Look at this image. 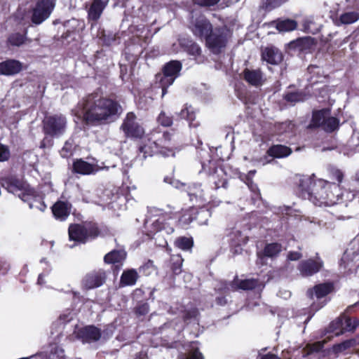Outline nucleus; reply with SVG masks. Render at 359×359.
<instances>
[{
	"label": "nucleus",
	"instance_id": "nucleus-8",
	"mask_svg": "<svg viewBox=\"0 0 359 359\" xmlns=\"http://www.w3.org/2000/svg\"><path fill=\"white\" fill-rule=\"evenodd\" d=\"M67 121L62 115L46 117L43 122V130L46 134L50 136L62 135L66 129Z\"/></svg>",
	"mask_w": 359,
	"mask_h": 359
},
{
	"label": "nucleus",
	"instance_id": "nucleus-27",
	"mask_svg": "<svg viewBox=\"0 0 359 359\" xmlns=\"http://www.w3.org/2000/svg\"><path fill=\"white\" fill-rule=\"evenodd\" d=\"M138 278L137 273L134 269L124 271L121 278V283L123 285H135Z\"/></svg>",
	"mask_w": 359,
	"mask_h": 359
},
{
	"label": "nucleus",
	"instance_id": "nucleus-26",
	"mask_svg": "<svg viewBox=\"0 0 359 359\" xmlns=\"http://www.w3.org/2000/svg\"><path fill=\"white\" fill-rule=\"evenodd\" d=\"M126 254L123 250H114L104 256V262L109 264L121 262L126 259Z\"/></svg>",
	"mask_w": 359,
	"mask_h": 359
},
{
	"label": "nucleus",
	"instance_id": "nucleus-49",
	"mask_svg": "<svg viewBox=\"0 0 359 359\" xmlns=\"http://www.w3.org/2000/svg\"><path fill=\"white\" fill-rule=\"evenodd\" d=\"M220 0H193L194 4L201 6H212L217 4Z\"/></svg>",
	"mask_w": 359,
	"mask_h": 359
},
{
	"label": "nucleus",
	"instance_id": "nucleus-18",
	"mask_svg": "<svg viewBox=\"0 0 359 359\" xmlns=\"http://www.w3.org/2000/svg\"><path fill=\"white\" fill-rule=\"evenodd\" d=\"M141 152L144 153V156L146 155L152 156L155 154L160 153L164 156H173L175 153L168 149L162 148L161 150H158V143L156 142H152L150 144H144L140 148Z\"/></svg>",
	"mask_w": 359,
	"mask_h": 359
},
{
	"label": "nucleus",
	"instance_id": "nucleus-40",
	"mask_svg": "<svg viewBox=\"0 0 359 359\" xmlns=\"http://www.w3.org/2000/svg\"><path fill=\"white\" fill-rule=\"evenodd\" d=\"M157 121L161 125L165 127L170 126L172 123V118L167 116L163 111L161 112L158 116Z\"/></svg>",
	"mask_w": 359,
	"mask_h": 359
},
{
	"label": "nucleus",
	"instance_id": "nucleus-16",
	"mask_svg": "<svg viewBox=\"0 0 359 359\" xmlns=\"http://www.w3.org/2000/svg\"><path fill=\"white\" fill-rule=\"evenodd\" d=\"M262 60L271 65H278L283 60L281 52L275 47L264 48L262 54Z\"/></svg>",
	"mask_w": 359,
	"mask_h": 359
},
{
	"label": "nucleus",
	"instance_id": "nucleus-38",
	"mask_svg": "<svg viewBox=\"0 0 359 359\" xmlns=\"http://www.w3.org/2000/svg\"><path fill=\"white\" fill-rule=\"evenodd\" d=\"M343 318L345 323V327H344V332L353 331L359 325V321L356 318L351 319L346 317Z\"/></svg>",
	"mask_w": 359,
	"mask_h": 359
},
{
	"label": "nucleus",
	"instance_id": "nucleus-52",
	"mask_svg": "<svg viewBox=\"0 0 359 359\" xmlns=\"http://www.w3.org/2000/svg\"><path fill=\"white\" fill-rule=\"evenodd\" d=\"M149 311V306L143 304L137 309V313L140 315H144Z\"/></svg>",
	"mask_w": 359,
	"mask_h": 359
},
{
	"label": "nucleus",
	"instance_id": "nucleus-39",
	"mask_svg": "<svg viewBox=\"0 0 359 359\" xmlns=\"http://www.w3.org/2000/svg\"><path fill=\"white\" fill-rule=\"evenodd\" d=\"M285 98L287 102L291 103L302 102L305 100L304 95L299 93H288L285 95Z\"/></svg>",
	"mask_w": 359,
	"mask_h": 359
},
{
	"label": "nucleus",
	"instance_id": "nucleus-17",
	"mask_svg": "<svg viewBox=\"0 0 359 359\" xmlns=\"http://www.w3.org/2000/svg\"><path fill=\"white\" fill-rule=\"evenodd\" d=\"M244 79L250 85L257 87L263 84L264 80L259 69H245L243 71Z\"/></svg>",
	"mask_w": 359,
	"mask_h": 359
},
{
	"label": "nucleus",
	"instance_id": "nucleus-23",
	"mask_svg": "<svg viewBox=\"0 0 359 359\" xmlns=\"http://www.w3.org/2000/svg\"><path fill=\"white\" fill-rule=\"evenodd\" d=\"M296 181L299 187L303 190L308 193H310L311 191H313L311 189V185L313 184V180L310 176L306 175H298L296 177ZM318 182V181L317 182ZM317 189L314 190V194L316 198L319 201V198L316 197V192L320 189L318 187V183L316 184Z\"/></svg>",
	"mask_w": 359,
	"mask_h": 359
},
{
	"label": "nucleus",
	"instance_id": "nucleus-9",
	"mask_svg": "<svg viewBox=\"0 0 359 359\" xmlns=\"http://www.w3.org/2000/svg\"><path fill=\"white\" fill-rule=\"evenodd\" d=\"M121 129L128 137L140 138L144 133L143 128L136 121V116L133 112L127 114Z\"/></svg>",
	"mask_w": 359,
	"mask_h": 359
},
{
	"label": "nucleus",
	"instance_id": "nucleus-12",
	"mask_svg": "<svg viewBox=\"0 0 359 359\" xmlns=\"http://www.w3.org/2000/svg\"><path fill=\"white\" fill-rule=\"evenodd\" d=\"M105 278V272L103 270L93 271L84 277L83 285L86 289H93L101 286Z\"/></svg>",
	"mask_w": 359,
	"mask_h": 359
},
{
	"label": "nucleus",
	"instance_id": "nucleus-34",
	"mask_svg": "<svg viewBox=\"0 0 359 359\" xmlns=\"http://www.w3.org/2000/svg\"><path fill=\"white\" fill-rule=\"evenodd\" d=\"M282 250V247L278 243H270L266 245L264 254L266 257H273L278 255Z\"/></svg>",
	"mask_w": 359,
	"mask_h": 359
},
{
	"label": "nucleus",
	"instance_id": "nucleus-44",
	"mask_svg": "<svg viewBox=\"0 0 359 359\" xmlns=\"http://www.w3.org/2000/svg\"><path fill=\"white\" fill-rule=\"evenodd\" d=\"M50 358V359H64V351L61 348L55 346L51 350Z\"/></svg>",
	"mask_w": 359,
	"mask_h": 359
},
{
	"label": "nucleus",
	"instance_id": "nucleus-57",
	"mask_svg": "<svg viewBox=\"0 0 359 359\" xmlns=\"http://www.w3.org/2000/svg\"><path fill=\"white\" fill-rule=\"evenodd\" d=\"M245 183L253 191L257 189L256 187L252 184V182L250 180L248 177H247V182Z\"/></svg>",
	"mask_w": 359,
	"mask_h": 359
},
{
	"label": "nucleus",
	"instance_id": "nucleus-2",
	"mask_svg": "<svg viewBox=\"0 0 359 359\" xmlns=\"http://www.w3.org/2000/svg\"><path fill=\"white\" fill-rule=\"evenodd\" d=\"M318 187L320 189L316 192V197L319 198L318 205L331 206L340 201H352L357 195L355 191L351 190L344 193L339 184L324 180H319Z\"/></svg>",
	"mask_w": 359,
	"mask_h": 359
},
{
	"label": "nucleus",
	"instance_id": "nucleus-7",
	"mask_svg": "<svg viewBox=\"0 0 359 359\" xmlns=\"http://www.w3.org/2000/svg\"><path fill=\"white\" fill-rule=\"evenodd\" d=\"M55 6V0H38L33 8L32 21L34 24H41L49 18Z\"/></svg>",
	"mask_w": 359,
	"mask_h": 359
},
{
	"label": "nucleus",
	"instance_id": "nucleus-62",
	"mask_svg": "<svg viewBox=\"0 0 359 359\" xmlns=\"http://www.w3.org/2000/svg\"><path fill=\"white\" fill-rule=\"evenodd\" d=\"M29 205L30 208H34V205L32 203H31L29 204Z\"/></svg>",
	"mask_w": 359,
	"mask_h": 359
},
{
	"label": "nucleus",
	"instance_id": "nucleus-24",
	"mask_svg": "<svg viewBox=\"0 0 359 359\" xmlns=\"http://www.w3.org/2000/svg\"><path fill=\"white\" fill-rule=\"evenodd\" d=\"M291 153L292 149L290 147L280 144L271 147L267 151L268 155L273 158H285Z\"/></svg>",
	"mask_w": 359,
	"mask_h": 359
},
{
	"label": "nucleus",
	"instance_id": "nucleus-28",
	"mask_svg": "<svg viewBox=\"0 0 359 359\" xmlns=\"http://www.w3.org/2000/svg\"><path fill=\"white\" fill-rule=\"evenodd\" d=\"M181 118L186 119L189 121V126L191 127H197L198 123H194L195 113L191 106L186 105L178 114Z\"/></svg>",
	"mask_w": 359,
	"mask_h": 359
},
{
	"label": "nucleus",
	"instance_id": "nucleus-13",
	"mask_svg": "<svg viewBox=\"0 0 359 359\" xmlns=\"http://www.w3.org/2000/svg\"><path fill=\"white\" fill-rule=\"evenodd\" d=\"M74 170L81 175H90L98 172L105 167L100 166L97 164H90L81 159L76 160L73 165Z\"/></svg>",
	"mask_w": 359,
	"mask_h": 359
},
{
	"label": "nucleus",
	"instance_id": "nucleus-35",
	"mask_svg": "<svg viewBox=\"0 0 359 359\" xmlns=\"http://www.w3.org/2000/svg\"><path fill=\"white\" fill-rule=\"evenodd\" d=\"M339 126V121L335 117H332L330 115L325 119L323 128L327 132H332L337 128Z\"/></svg>",
	"mask_w": 359,
	"mask_h": 359
},
{
	"label": "nucleus",
	"instance_id": "nucleus-51",
	"mask_svg": "<svg viewBox=\"0 0 359 359\" xmlns=\"http://www.w3.org/2000/svg\"><path fill=\"white\" fill-rule=\"evenodd\" d=\"M302 257V254L299 252H290L287 255L288 259L291 261H296Z\"/></svg>",
	"mask_w": 359,
	"mask_h": 359
},
{
	"label": "nucleus",
	"instance_id": "nucleus-61",
	"mask_svg": "<svg viewBox=\"0 0 359 359\" xmlns=\"http://www.w3.org/2000/svg\"><path fill=\"white\" fill-rule=\"evenodd\" d=\"M255 170H253V171H250V172H249V175L252 176V175H254V174H255Z\"/></svg>",
	"mask_w": 359,
	"mask_h": 359
},
{
	"label": "nucleus",
	"instance_id": "nucleus-22",
	"mask_svg": "<svg viewBox=\"0 0 359 359\" xmlns=\"http://www.w3.org/2000/svg\"><path fill=\"white\" fill-rule=\"evenodd\" d=\"M332 285L331 283H323L316 285L313 289L309 290L307 294L313 298V295L316 298H322L328 294L332 290Z\"/></svg>",
	"mask_w": 359,
	"mask_h": 359
},
{
	"label": "nucleus",
	"instance_id": "nucleus-5",
	"mask_svg": "<svg viewBox=\"0 0 359 359\" xmlns=\"http://www.w3.org/2000/svg\"><path fill=\"white\" fill-rule=\"evenodd\" d=\"M182 69V65L178 61H172L168 63L164 69L163 74H157L156 76V82L159 83L162 88V97L166 93V88L172 84L175 79L178 76Z\"/></svg>",
	"mask_w": 359,
	"mask_h": 359
},
{
	"label": "nucleus",
	"instance_id": "nucleus-48",
	"mask_svg": "<svg viewBox=\"0 0 359 359\" xmlns=\"http://www.w3.org/2000/svg\"><path fill=\"white\" fill-rule=\"evenodd\" d=\"M280 133H286L292 132L294 125L291 122H285L280 124Z\"/></svg>",
	"mask_w": 359,
	"mask_h": 359
},
{
	"label": "nucleus",
	"instance_id": "nucleus-59",
	"mask_svg": "<svg viewBox=\"0 0 359 359\" xmlns=\"http://www.w3.org/2000/svg\"><path fill=\"white\" fill-rule=\"evenodd\" d=\"M179 262H180V264H179V266H178L177 267H175V268H174V269H173V270H174V272H175V273H180V272L181 271V270H180V266H181V264H182V260H181L180 259H179Z\"/></svg>",
	"mask_w": 359,
	"mask_h": 359
},
{
	"label": "nucleus",
	"instance_id": "nucleus-53",
	"mask_svg": "<svg viewBox=\"0 0 359 359\" xmlns=\"http://www.w3.org/2000/svg\"><path fill=\"white\" fill-rule=\"evenodd\" d=\"M354 254H355V252H351L349 250H348L345 252L341 260L345 262L349 259L350 257L352 255H354Z\"/></svg>",
	"mask_w": 359,
	"mask_h": 359
},
{
	"label": "nucleus",
	"instance_id": "nucleus-14",
	"mask_svg": "<svg viewBox=\"0 0 359 359\" xmlns=\"http://www.w3.org/2000/svg\"><path fill=\"white\" fill-rule=\"evenodd\" d=\"M22 69L20 62L15 60H8L0 63V74L12 76L18 74Z\"/></svg>",
	"mask_w": 359,
	"mask_h": 359
},
{
	"label": "nucleus",
	"instance_id": "nucleus-37",
	"mask_svg": "<svg viewBox=\"0 0 359 359\" xmlns=\"http://www.w3.org/2000/svg\"><path fill=\"white\" fill-rule=\"evenodd\" d=\"M175 244L180 249L188 250L193 246V241L189 238L180 237L175 241Z\"/></svg>",
	"mask_w": 359,
	"mask_h": 359
},
{
	"label": "nucleus",
	"instance_id": "nucleus-60",
	"mask_svg": "<svg viewBox=\"0 0 359 359\" xmlns=\"http://www.w3.org/2000/svg\"><path fill=\"white\" fill-rule=\"evenodd\" d=\"M43 283H44L43 275V274H40L39 276V278H38V284L43 285Z\"/></svg>",
	"mask_w": 359,
	"mask_h": 359
},
{
	"label": "nucleus",
	"instance_id": "nucleus-10",
	"mask_svg": "<svg viewBox=\"0 0 359 359\" xmlns=\"http://www.w3.org/2000/svg\"><path fill=\"white\" fill-rule=\"evenodd\" d=\"M190 27L194 35L205 39L212 31L211 23L203 15L193 18Z\"/></svg>",
	"mask_w": 359,
	"mask_h": 359
},
{
	"label": "nucleus",
	"instance_id": "nucleus-43",
	"mask_svg": "<svg viewBox=\"0 0 359 359\" xmlns=\"http://www.w3.org/2000/svg\"><path fill=\"white\" fill-rule=\"evenodd\" d=\"M187 52L189 53V54H190L193 56L200 57L201 54V49L197 43H191L187 47Z\"/></svg>",
	"mask_w": 359,
	"mask_h": 359
},
{
	"label": "nucleus",
	"instance_id": "nucleus-15",
	"mask_svg": "<svg viewBox=\"0 0 359 359\" xmlns=\"http://www.w3.org/2000/svg\"><path fill=\"white\" fill-rule=\"evenodd\" d=\"M77 336L83 342H91L100 339L101 334L100 330L94 326H86L78 331Z\"/></svg>",
	"mask_w": 359,
	"mask_h": 359
},
{
	"label": "nucleus",
	"instance_id": "nucleus-21",
	"mask_svg": "<svg viewBox=\"0 0 359 359\" xmlns=\"http://www.w3.org/2000/svg\"><path fill=\"white\" fill-rule=\"evenodd\" d=\"M54 216L60 220H65L69 214L70 205L68 203L57 201L52 208Z\"/></svg>",
	"mask_w": 359,
	"mask_h": 359
},
{
	"label": "nucleus",
	"instance_id": "nucleus-56",
	"mask_svg": "<svg viewBox=\"0 0 359 359\" xmlns=\"http://www.w3.org/2000/svg\"><path fill=\"white\" fill-rule=\"evenodd\" d=\"M164 182H166V183H169V184H170L177 187L178 182H175L174 180H172L171 179H170L168 177L164 178Z\"/></svg>",
	"mask_w": 359,
	"mask_h": 359
},
{
	"label": "nucleus",
	"instance_id": "nucleus-3",
	"mask_svg": "<svg viewBox=\"0 0 359 359\" xmlns=\"http://www.w3.org/2000/svg\"><path fill=\"white\" fill-rule=\"evenodd\" d=\"M231 36V31L226 26L215 28L205 39L206 46L212 53L218 54L226 47Z\"/></svg>",
	"mask_w": 359,
	"mask_h": 359
},
{
	"label": "nucleus",
	"instance_id": "nucleus-50",
	"mask_svg": "<svg viewBox=\"0 0 359 359\" xmlns=\"http://www.w3.org/2000/svg\"><path fill=\"white\" fill-rule=\"evenodd\" d=\"M325 342V341H318L313 344L309 345L308 348L309 349V351L311 353H313V352H318V351H320L323 348Z\"/></svg>",
	"mask_w": 359,
	"mask_h": 359
},
{
	"label": "nucleus",
	"instance_id": "nucleus-46",
	"mask_svg": "<svg viewBox=\"0 0 359 359\" xmlns=\"http://www.w3.org/2000/svg\"><path fill=\"white\" fill-rule=\"evenodd\" d=\"M10 157V151L8 147L0 144V161H6Z\"/></svg>",
	"mask_w": 359,
	"mask_h": 359
},
{
	"label": "nucleus",
	"instance_id": "nucleus-19",
	"mask_svg": "<svg viewBox=\"0 0 359 359\" xmlns=\"http://www.w3.org/2000/svg\"><path fill=\"white\" fill-rule=\"evenodd\" d=\"M109 1V0H93L88 10L89 19L95 21L97 20Z\"/></svg>",
	"mask_w": 359,
	"mask_h": 359
},
{
	"label": "nucleus",
	"instance_id": "nucleus-29",
	"mask_svg": "<svg viewBox=\"0 0 359 359\" xmlns=\"http://www.w3.org/2000/svg\"><path fill=\"white\" fill-rule=\"evenodd\" d=\"M153 231H159L164 230L166 233L170 234L174 231V229L169 223L165 222V219L163 217H159L152 223Z\"/></svg>",
	"mask_w": 359,
	"mask_h": 359
},
{
	"label": "nucleus",
	"instance_id": "nucleus-4",
	"mask_svg": "<svg viewBox=\"0 0 359 359\" xmlns=\"http://www.w3.org/2000/svg\"><path fill=\"white\" fill-rule=\"evenodd\" d=\"M1 184L8 191L18 195L24 201H29L35 196L34 191L29 185L14 177H4L1 180Z\"/></svg>",
	"mask_w": 359,
	"mask_h": 359
},
{
	"label": "nucleus",
	"instance_id": "nucleus-20",
	"mask_svg": "<svg viewBox=\"0 0 359 359\" xmlns=\"http://www.w3.org/2000/svg\"><path fill=\"white\" fill-rule=\"evenodd\" d=\"M233 287L245 290H252L256 287H258L259 289L263 288L264 284L262 282H259L256 279H236L233 283Z\"/></svg>",
	"mask_w": 359,
	"mask_h": 359
},
{
	"label": "nucleus",
	"instance_id": "nucleus-11",
	"mask_svg": "<svg viewBox=\"0 0 359 359\" xmlns=\"http://www.w3.org/2000/svg\"><path fill=\"white\" fill-rule=\"evenodd\" d=\"M323 267V262L317 255L315 259H309L302 261L298 269L302 276L307 277L318 273Z\"/></svg>",
	"mask_w": 359,
	"mask_h": 359
},
{
	"label": "nucleus",
	"instance_id": "nucleus-55",
	"mask_svg": "<svg viewBox=\"0 0 359 359\" xmlns=\"http://www.w3.org/2000/svg\"><path fill=\"white\" fill-rule=\"evenodd\" d=\"M260 359H280L279 357L274 354H266L261 357Z\"/></svg>",
	"mask_w": 359,
	"mask_h": 359
},
{
	"label": "nucleus",
	"instance_id": "nucleus-33",
	"mask_svg": "<svg viewBox=\"0 0 359 359\" xmlns=\"http://www.w3.org/2000/svg\"><path fill=\"white\" fill-rule=\"evenodd\" d=\"M304 29L308 33L315 34L320 31V25L317 24L312 18H306L303 24Z\"/></svg>",
	"mask_w": 359,
	"mask_h": 359
},
{
	"label": "nucleus",
	"instance_id": "nucleus-45",
	"mask_svg": "<svg viewBox=\"0 0 359 359\" xmlns=\"http://www.w3.org/2000/svg\"><path fill=\"white\" fill-rule=\"evenodd\" d=\"M9 41L12 45L20 46L24 42V36L19 34H13L9 38Z\"/></svg>",
	"mask_w": 359,
	"mask_h": 359
},
{
	"label": "nucleus",
	"instance_id": "nucleus-36",
	"mask_svg": "<svg viewBox=\"0 0 359 359\" xmlns=\"http://www.w3.org/2000/svg\"><path fill=\"white\" fill-rule=\"evenodd\" d=\"M359 19V14L356 12H347L340 16V21L342 24H351Z\"/></svg>",
	"mask_w": 359,
	"mask_h": 359
},
{
	"label": "nucleus",
	"instance_id": "nucleus-42",
	"mask_svg": "<svg viewBox=\"0 0 359 359\" xmlns=\"http://www.w3.org/2000/svg\"><path fill=\"white\" fill-rule=\"evenodd\" d=\"M182 359H203V357L198 351V347L195 343L191 345V350L187 358Z\"/></svg>",
	"mask_w": 359,
	"mask_h": 359
},
{
	"label": "nucleus",
	"instance_id": "nucleus-32",
	"mask_svg": "<svg viewBox=\"0 0 359 359\" xmlns=\"http://www.w3.org/2000/svg\"><path fill=\"white\" fill-rule=\"evenodd\" d=\"M297 22L292 20H284L278 21L276 24V28L279 32H290L297 28Z\"/></svg>",
	"mask_w": 359,
	"mask_h": 359
},
{
	"label": "nucleus",
	"instance_id": "nucleus-64",
	"mask_svg": "<svg viewBox=\"0 0 359 359\" xmlns=\"http://www.w3.org/2000/svg\"><path fill=\"white\" fill-rule=\"evenodd\" d=\"M269 162H270V161H269H269H266V162H264V164H265V163H269Z\"/></svg>",
	"mask_w": 359,
	"mask_h": 359
},
{
	"label": "nucleus",
	"instance_id": "nucleus-47",
	"mask_svg": "<svg viewBox=\"0 0 359 359\" xmlns=\"http://www.w3.org/2000/svg\"><path fill=\"white\" fill-rule=\"evenodd\" d=\"M73 150L72 144L69 142H66L64 147H62L60 153L62 157H68L72 155Z\"/></svg>",
	"mask_w": 359,
	"mask_h": 359
},
{
	"label": "nucleus",
	"instance_id": "nucleus-63",
	"mask_svg": "<svg viewBox=\"0 0 359 359\" xmlns=\"http://www.w3.org/2000/svg\"><path fill=\"white\" fill-rule=\"evenodd\" d=\"M193 194L198 196V192L197 191L194 192V193H193Z\"/></svg>",
	"mask_w": 359,
	"mask_h": 359
},
{
	"label": "nucleus",
	"instance_id": "nucleus-31",
	"mask_svg": "<svg viewBox=\"0 0 359 359\" xmlns=\"http://www.w3.org/2000/svg\"><path fill=\"white\" fill-rule=\"evenodd\" d=\"M357 344L356 340L354 339H351L346 341H344L340 344H337L333 346L332 351L335 353H339L344 352L346 350H348L352 347L355 346Z\"/></svg>",
	"mask_w": 359,
	"mask_h": 359
},
{
	"label": "nucleus",
	"instance_id": "nucleus-6",
	"mask_svg": "<svg viewBox=\"0 0 359 359\" xmlns=\"http://www.w3.org/2000/svg\"><path fill=\"white\" fill-rule=\"evenodd\" d=\"M97 235L98 230L95 225L72 224L69 227V239L76 242L85 243L89 238H94Z\"/></svg>",
	"mask_w": 359,
	"mask_h": 359
},
{
	"label": "nucleus",
	"instance_id": "nucleus-30",
	"mask_svg": "<svg viewBox=\"0 0 359 359\" xmlns=\"http://www.w3.org/2000/svg\"><path fill=\"white\" fill-rule=\"evenodd\" d=\"M344 318H338L333 320L329 326V332L333 333L334 336L338 337L344 333Z\"/></svg>",
	"mask_w": 359,
	"mask_h": 359
},
{
	"label": "nucleus",
	"instance_id": "nucleus-41",
	"mask_svg": "<svg viewBox=\"0 0 359 359\" xmlns=\"http://www.w3.org/2000/svg\"><path fill=\"white\" fill-rule=\"evenodd\" d=\"M330 177L333 180H336L338 182V184L339 185V183H341L344 178V173L341 170L337 169V168H332L330 170Z\"/></svg>",
	"mask_w": 359,
	"mask_h": 359
},
{
	"label": "nucleus",
	"instance_id": "nucleus-58",
	"mask_svg": "<svg viewBox=\"0 0 359 359\" xmlns=\"http://www.w3.org/2000/svg\"><path fill=\"white\" fill-rule=\"evenodd\" d=\"M163 140H164V143L165 144L166 142H168L170 140V135L168 133H164L163 135Z\"/></svg>",
	"mask_w": 359,
	"mask_h": 359
},
{
	"label": "nucleus",
	"instance_id": "nucleus-54",
	"mask_svg": "<svg viewBox=\"0 0 359 359\" xmlns=\"http://www.w3.org/2000/svg\"><path fill=\"white\" fill-rule=\"evenodd\" d=\"M309 42V39H299L297 40L294 44L296 46H298L299 47H301L300 48L301 49H303V47H302V46L306 43Z\"/></svg>",
	"mask_w": 359,
	"mask_h": 359
},
{
	"label": "nucleus",
	"instance_id": "nucleus-1",
	"mask_svg": "<svg viewBox=\"0 0 359 359\" xmlns=\"http://www.w3.org/2000/svg\"><path fill=\"white\" fill-rule=\"evenodd\" d=\"M121 111V105L112 100L102 98L94 100L93 96H89L78 104L74 114L78 119L87 123H106L114 121Z\"/></svg>",
	"mask_w": 359,
	"mask_h": 359
},
{
	"label": "nucleus",
	"instance_id": "nucleus-25",
	"mask_svg": "<svg viewBox=\"0 0 359 359\" xmlns=\"http://www.w3.org/2000/svg\"><path fill=\"white\" fill-rule=\"evenodd\" d=\"M330 115L329 109H322L313 114L311 126L313 127H323L327 116Z\"/></svg>",
	"mask_w": 359,
	"mask_h": 359
}]
</instances>
